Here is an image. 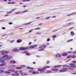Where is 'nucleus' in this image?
<instances>
[{"label":"nucleus","instance_id":"nucleus-27","mask_svg":"<svg viewBox=\"0 0 76 76\" xmlns=\"http://www.w3.org/2000/svg\"><path fill=\"white\" fill-rule=\"evenodd\" d=\"M6 65V64H0V66H5Z\"/></svg>","mask_w":76,"mask_h":76},{"label":"nucleus","instance_id":"nucleus-55","mask_svg":"<svg viewBox=\"0 0 76 76\" xmlns=\"http://www.w3.org/2000/svg\"><path fill=\"white\" fill-rule=\"evenodd\" d=\"M47 41H50V38H48L47 39Z\"/></svg>","mask_w":76,"mask_h":76},{"label":"nucleus","instance_id":"nucleus-53","mask_svg":"<svg viewBox=\"0 0 76 76\" xmlns=\"http://www.w3.org/2000/svg\"><path fill=\"white\" fill-rule=\"evenodd\" d=\"M56 35H54L53 36V38H56Z\"/></svg>","mask_w":76,"mask_h":76},{"label":"nucleus","instance_id":"nucleus-59","mask_svg":"<svg viewBox=\"0 0 76 76\" xmlns=\"http://www.w3.org/2000/svg\"><path fill=\"white\" fill-rule=\"evenodd\" d=\"M72 20V19H69L67 21H70V20Z\"/></svg>","mask_w":76,"mask_h":76},{"label":"nucleus","instance_id":"nucleus-26","mask_svg":"<svg viewBox=\"0 0 76 76\" xmlns=\"http://www.w3.org/2000/svg\"><path fill=\"white\" fill-rule=\"evenodd\" d=\"M4 73H6V74H10V72H8V71H5L4 72Z\"/></svg>","mask_w":76,"mask_h":76},{"label":"nucleus","instance_id":"nucleus-24","mask_svg":"<svg viewBox=\"0 0 76 76\" xmlns=\"http://www.w3.org/2000/svg\"><path fill=\"white\" fill-rule=\"evenodd\" d=\"M76 12L73 13L71 14L66 15V16H71V15H74V14H76Z\"/></svg>","mask_w":76,"mask_h":76},{"label":"nucleus","instance_id":"nucleus-25","mask_svg":"<svg viewBox=\"0 0 76 76\" xmlns=\"http://www.w3.org/2000/svg\"><path fill=\"white\" fill-rule=\"evenodd\" d=\"M27 69H31V70H33V69H34V68H31L30 67L27 66Z\"/></svg>","mask_w":76,"mask_h":76},{"label":"nucleus","instance_id":"nucleus-56","mask_svg":"<svg viewBox=\"0 0 76 76\" xmlns=\"http://www.w3.org/2000/svg\"><path fill=\"white\" fill-rule=\"evenodd\" d=\"M73 54H76V51L72 52Z\"/></svg>","mask_w":76,"mask_h":76},{"label":"nucleus","instance_id":"nucleus-2","mask_svg":"<svg viewBox=\"0 0 76 76\" xmlns=\"http://www.w3.org/2000/svg\"><path fill=\"white\" fill-rule=\"evenodd\" d=\"M28 49H29L28 47H26V48H23V47H21L20 48V50H21L22 51L25 50H28Z\"/></svg>","mask_w":76,"mask_h":76},{"label":"nucleus","instance_id":"nucleus-60","mask_svg":"<svg viewBox=\"0 0 76 76\" xmlns=\"http://www.w3.org/2000/svg\"><path fill=\"white\" fill-rule=\"evenodd\" d=\"M44 49H41L39 50V51H44Z\"/></svg>","mask_w":76,"mask_h":76},{"label":"nucleus","instance_id":"nucleus-62","mask_svg":"<svg viewBox=\"0 0 76 76\" xmlns=\"http://www.w3.org/2000/svg\"><path fill=\"white\" fill-rule=\"evenodd\" d=\"M2 29H6V28H5V27H2Z\"/></svg>","mask_w":76,"mask_h":76},{"label":"nucleus","instance_id":"nucleus-36","mask_svg":"<svg viewBox=\"0 0 76 76\" xmlns=\"http://www.w3.org/2000/svg\"><path fill=\"white\" fill-rule=\"evenodd\" d=\"M46 73H53V72H52V71H47L46 72Z\"/></svg>","mask_w":76,"mask_h":76},{"label":"nucleus","instance_id":"nucleus-20","mask_svg":"<svg viewBox=\"0 0 76 76\" xmlns=\"http://www.w3.org/2000/svg\"><path fill=\"white\" fill-rule=\"evenodd\" d=\"M60 72H66V69H64V68L62 70H59Z\"/></svg>","mask_w":76,"mask_h":76},{"label":"nucleus","instance_id":"nucleus-58","mask_svg":"<svg viewBox=\"0 0 76 76\" xmlns=\"http://www.w3.org/2000/svg\"><path fill=\"white\" fill-rule=\"evenodd\" d=\"M46 45H50V43H47L46 44Z\"/></svg>","mask_w":76,"mask_h":76},{"label":"nucleus","instance_id":"nucleus-9","mask_svg":"<svg viewBox=\"0 0 76 76\" xmlns=\"http://www.w3.org/2000/svg\"><path fill=\"white\" fill-rule=\"evenodd\" d=\"M16 63V61L15 60H12L10 61V63L11 64H15Z\"/></svg>","mask_w":76,"mask_h":76},{"label":"nucleus","instance_id":"nucleus-23","mask_svg":"<svg viewBox=\"0 0 76 76\" xmlns=\"http://www.w3.org/2000/svg\"><path fill=\"white\" fill-rule=\"evenodd\" d=\"M73 23H70L68 24L67 25V26H70V25H71L73 24Z\"/></svg>","mask_w":76,"mask_h":76},{"label":"nucleus","instance_id":"nucleus-38","mask_svg":"<svg viewBox=\"0 0 76 76\" xmlns=\"http://www.w3.org/2000/svg\"><path fill=\"white\" fill-rule=\"evenodd\" d=\"M23 1H29L30 0H22Z\"/></svg>","mask_w":76,"mask_h":76},{"label":"nucleus","instance_id":"nucleus-47","mask_svg":"<svg viewBox=\"0 0 76 76\" xmlns=\"http://www.w3.org/2000/svg\"><path fill=\"white\" fill-rule=\"evenodd\" d=\"M69 69L70 70H73V68L72 67H71Z\"/></svg>","mask_w":76,"mask_h":76},{"label":"nucleus","instance_id":"nucleus-17","mask_svg":"<svg viewBox=\"0 0 76 76\" xmlns=\"http://www.w3.org/2000/svg\"><path fill=\"white\" fill-rule=\"evenodd\" d=\"M71 33V36H73L75 35V33L73 31H72L70 32Z\"/></svg>","mask_w":76,"mask_h":76},{"label":"nucleus","instance_id":"nucleus-18","mask_svg":"<svg viewBox=\"0 0 76 76\" xmlns=\"http://www.w3.org/2000/svg\"><path fill=\"white\" fill-rule=\"evenodd\" d=\"M21 75H23V76H26V75H27L28 74L26 73L23 72L21 73Z\"/></svg>","mask_w":76,"mask_h":76},{"label":"nucleus","instance_id":"nucleus-7","mask_svg":"<svg viewBox=\"0 0 76 76\" xmlns=\"http://www.w3.org/2000/svg\"><path fill=\"white\" fill-rule=\"evenodd\" d=\"M44 70L45 69H39L38 70V71H39L40 73H43L44 72Z\"/></svg>","mask_w":76,"mask_h":76},{"label":"nucleus","instance_id":"nucleus-49","mask_svg":"<svg viewBox=\"0 0 76 76\" xmlns=\"http://www.w3.org/2000/svg\"><path fill=\"white\" fill-rule=\"evenodd\" d=\"M56 16H53L52 17V18H56Z\"/></svg>","mask_w":76,"mask_h":76},{"label":"nucleus","instance_id":"nucleus-61","mask_svg":"<svg viewBox=\"0 0 76 76\" xmlns=\"http://www.w3.org/2000/svg\"><path fill=\"white\" fill-rule=\"evenodd\" d=\"M21 66L22 67H26V65H22Z\"/></svg>","mask_w":76,"mask_h":76},{"label":"nucleus","instance_id":"nucleus-43","mask_svg":"<svg viewBox=\"0 0 76 76\" xmlns=\"http://www.w3.org/2000/svg\"><path fill=\"white\" fill-rule=\"evenodd\" d=\"M40 29V28L38 27L34 29V30H39Z\"/></svg>","mask_w":76,"mask_h":76},{"label":"nucleus","instance_id":"nucleus-31","mask_svg":"<svg viewBox=\"0 0 76 76\" xmlns=\"http://www.w3.org/2000/svg\"><path fill=\"white\" fill-rule=\"evenodd\" d=\"M76 57V56L75 55H73L71 56V58H75Z\"/></svg>","mask_w":76,"mask_h":76},{"label":"nucleus","instance_id":"nucleus-42","mask_svg":"<svg viewBox=\"0 0 76 76\" xmlns=\"http://www.w3.org/2000/svg\"><path fill=\"white\" fill-rule=\"evenodd\" d=\"M50 61L49 60L47 61L46 63L47 64H49L50 63Z\"/></svg>","mask_w":76,"mask_h":76},{"label":"nucleus","instance_id":"nucleus-29","mask_svg":"<svg viewBox=\"0 0 76 76\" xmlns=\"http://www.w3.org/2000/svg\"><path fill=\"white\" fill-rule=\"evenodd\" d=\"M50 67V66H45L44 67H43V69H47V68H49Z\"/></svg>","mask_w":76,"mask_h":76},{"label":"nucleus","instance_id":"nucleus-15","mask_svg":"<svg viewBox=\"0 0 76 76\" xmlns=\"http://www.w3.org/2000/svg\"><path fill=\"white\" fill-rule=\"evenodd\" d=\"M8 70L10 72H15V70L14 69H8Z\"/></svg>","mask_w":76,"mask_h":76},{"label":"nucleus","instance_id":"nucleus-19","mask_svg":"<svg viewBox=\"0 0 76 76\" xmlns=\"http://www.w3.org/2000/svg\"><path fill=\"white\" fill-rule=\"evenodd\" d=\"M62 56H67V53H64L62 54Z\"/></svg>","mask_w":76,"mask_h":76},{"label":"nucleus","instance_id":"nucleus-41","mask_svg":"<svg viewBox=\"0 0 76 76\" xmlns=\"http://www.w3.org/2000/svg\"><path fill=\"white\" fill-rule=\"evenodd\" d=\"M72 56H69L67 57V58H70V57L71 58Z\"/></svg>","mask_w":76,"mask_h":76},{"label":"nucleus","instance_id":"nucleus-14","mask_svg":"<svg viewBox=\"0 0 76 76\" xmlns=\"http://www.w3.org/2000/svg\"><path fill=\"white\" fill-rule=\"evenodd\" d=\"M61 56L60 54H57L56 55V57H61Z\"/></svg>","mask_w":76,"mask_h":76},{"label":"nucleus","instance_id":"nucleus-52","mask_svg":"<svg viewBox=\"0 0 76 76\" xmlns=\"http://www.w3.org/2000/svg\"><path fill=\"white\" fill-rule=\"evenodd\" d=\"M68 53H69V54H70L72 53V51H68L67 52Z\"/></svg>","mask_w":76,"mask_h":76},{"label":"nucleus","instance_id":"nucleus-11","mask_svg":"<svg viewBox=\"0 0 76 76\" xmlns=\"http://www.w3.org/2000/svg\"><path fill=\"white\" fill-rule=\"evenodd\" d=\"M13 52H18L19 51V49H14L13 50Z\"/></svg>","mask_w":76,"mask_h":76},{"label":"nucleus","instance_id":"nucleus-1","mask_svg":"<svg viewBox=\"0 0 76 76\" xmlns=\"http://www.w3.org/2000/svg\"><path fill=\"white\" fill-rule=\"evenodd\" d=\"M9 58V56L7 55H5L2 58V59L3 60H7Z\"/></svg>","mask_w":76,"mask_h":76},{"label":"nucleus","instance_id":"nucleus-37","mask_svg":"<svg viewBox=\"0 0 76 76\" xmlns=\"http://www.w3.org/2000/svg\"><path fill=\"white\" fill-rule=\"evenodd\" d=\"M28 12V10H26L22 12H21V13H25V12Z\"/></svg>","mask_w":76,"mask_h":76},{"label":"nucleus","instance_id":"nucleus-44","mask_svg":"<svg viewBox=\"0 0 76 76\" xmlns=\"http://www.w3.org/2000/svg\"><path fill=\"white\" fill-rule=\"evenodd\" d=\"M21 13V12H16V13H15V14H19V13Z\"/></svg>","mask_w":76,"mask_h":76},{"label":"nucleus","instance_id":"nucleus-28","mask_svg":"<svg viewBox=\"0 0 76 76\" xmlns=\"http://www.w3.org/2000/svg\"><path fill=\"white\" fill-rule=\"evenodd\" d=\"M0 63H4V61L3 60H0Z\"/></svg>","mask_w":76,"mask_h":76},{"label":"nucleus","instance_id":"nucleus-6","mask_svg":"<svg viewBox=\"0 0 76 76\" xmlns=\"http://www.w3.org/2000/svg\"><path fill=\"white\" fill-rule=\"evenodd\" d=\"M15 10H16V9H12V10H11L10 12H7V14H10L11 13H12V12H14Z\"/></svg>","mask_w":76,"mask_h":76},{"label":"nucleus","instance_id":"nucleus-10","mask_svg":"<svg viewBox=\"0 0 76 76\" xmlns=\"http://www.w3.org/2000/svg\"><path fill=\"white\" fill-rule=\"evenodd\" d=\"M32 22V21H31L30 22H29L27 23H25L23 24V25H29V24H31V23Z\"/></svg>","mask_w":76,"mask_h":76},{"label":"nucleus","instance_id":"nucleus-46","mask_svg":"<svg viewBox=\"0 0 76 76\" xmlns=\"http://www.w3.org/2000/svg\"><path fill=\"white\" fill-rule=\"evenodd\" d=\"M36 34H41V33L40 32H38L36 33Z\"/></svg>","mask_w":76,"mask_h":76},{"label":"nucleus","instance_id":"nucleus-64","mask_svg":"<svg viewBox=\"0 0 76 76\" xmlns=\"http://www.w3.org/2000/svg\"><path fill=\"white\" fill-rule=\"evenodd\" d=\"M23 7H26V5H23Z\"/></svg>","mask_w":76,"mask_h":76},{"label":"nucleus","instance_id":"nucleus-5","mask_svg":"<svg viewBox=\"0 0 76 76\" xmlns=\"http://www.w3.org/2000/svg\"><path fill=\"white\" fill-rule=\"evenodd\" d=\"M46 47V45H43L39 47V48L40 49H44Z\"/></svg>","mask_w":76,"mask_h":76},{"label":"nucleus","instance_id":"nucleus-13","mask_svg":"<svg viewBox=\"0 0 76 76\" xmlns=\"http://www.w3.org/2000/svg\"><path fill=\"white\" fill-rule=\"evenodd\" d=\"M52 70L54 72H57V71H58V69H52Z\"/></svg>","mask_w":76,"mask_h":76},{"label":"nucleus","instance_id":"nucleus-35","mask_svg":"<svg viewBox=\"0 0 76 76\" xmlns=\"http://www.w3.org/2000/svg\"><path fill=\"white\" fill-rule=\"evenodd\" d=\"M66 26H67V25H64L63 26V28H66Z\"/></svg>","mask_w":76,"mask_h":76},{"label":"nucleus","instance_id":"nucleus-48","mask_svg":"<svg viewBox=\"0 0 76 76\" xmlns=\"http://www.w3.org/2000/svg\"><path fill=\"white\" fill-rule=\"evenodd\" d=\"M33 31V30H32V29H31V30H30L29 31V33H31Z\"/></svg>","mask_w":76,"mask_h":76},{"label":"nucleus","instance_id":"nucleus-33","mask_svg":"<svg viewBox=\"0 0 76 76\" xmlns=\"http://www.w3.org/2000/svg\"><path fill=\"white\" fill-rule=\"evenodd\" d=\"M18 73H22V71H18Z\"/></svg>","mask_w":76,"mask_h":76},{"label":"nucleus","instance_id":"nucleus-57","mask_svg":"<svg viewBox=\"0 0 76 76\" xmlns=\"http://www.w3.org/2000/svg\"><path fill=\"white\" fill-rule=\"evenodd\" d=\"M73 27H72V28H69V30H71V29H73Z\"/></svg>","mask_w":76,"mask_h":76},{"label":"nucleus","instance_id":"nucleus-32","mask_svg":"<svg viewBox=\"0 0 76 76\" xmlns=\"http://www.w3.org/2000/svg\"><path fill=\"white\" fill-rule=\"evenodd\" d=\"M4 71L3 70H0V73H3Z\"/></svg>","mask_w":76,"mask_h":76},{"label":"nucleus","instance_id":"nucleus-45","mask_svg":"<svg viewBox=\"0 0 76 76\" xmlns=\"http://www.w3.org/2000/svg\"><path fill=\"white\" fill-rule=\"evenodd\" d=\"M25 52H26V51L25 52V51H24V52H20V53H22L23 54H25V53H26Z\"/></svg>","mask_w":76,"mask_h":76},{"label":"nucleus","instance_id":"nucleus-51","mask_svg":"<svg viewBox=\"0 0 76 76\" xmlns=\"http://www.w3.org/2000/svg\"><path fill=\"white\" fill-rule=\"evenodd\" d=\"M12 24H13V23H12V22H10L9 23V25H12Z\"/></svg>","mask_w":76,"mask_h":76},{"label":"nucleus","instance_id":"nucleus-34","mask_svg":"<svg viewBox=\"0 0 76 76\" xmlns=\"http://www.w3.org/2000/svg\"><path fill=\"white\" fill-rule=\"evenodd\" d=\"M50 18V16L48 17H46L45 18V19L46 20L49 19Z\"/></svg>","mask_w":76,"mask_h":76},{"label":"nucleus","instance_id":"nucleus-40","mask_svg":"<svg viewBox=\"0 0 76 76\" xmlns=\"http://www.w3.org/2000/svg\"><path fill=\"white\" fill-rule=\"evenodd\" d=\"M16 69H21L22 68L21 67H17Z\"/></svg>","mask_w":76,"mask_h":76},{"label":"nucleus","instance_id":"nucleus-12","mask_svg":"<svg viewBox=\"0 0 76 76\" xmlns=\"http://www.w3.org/2000/svg\"><path fill=\"white\" fill-rule=\"evenodd\" d=\"M12 76H19V74L14 73V74H12Z\"/></svg>","mask_w":76,"mask_h":76},{"label":"nucleus","instance_id":"nucleus-63","mask_svg":"<svg viewBox=\"0 0 76 76\" xmlns=\"http://www.w3.org/2000/svg\"><path fill=\"white\" fill-rule=\"evenodd\" d=\"M15 41V40H12L10 42H13Z\"/></svg>","mask_w":76,"mask_h":76},{"label":"nucleus","instance_id":"nucleus-16","mask_svg":"<svg viewBox=\"0 0 76 76\" xmlns=\"http://www.w3.org/2000/svg\"><path fill=\"white\" fill-rule=\"evenodd\" d=\"M22 40L21 39H19L18 40H17V42H18V43H19L20 42H21L22 41Z\"/></svg>","mask_w":76,"mask_h":76},{"label":"nucleus","instance_id":"nucleus-4","mask_svg":"<svg viewBox=\"0 0 76 76\" xmlns=\"http://www.w3.org/2000/svg\"><path fill=\"white\" fill-rule=\"evenodd\" d=\"M1 52V54H2V55H5V54H7L9 53V51L3 52V50H2Z\"/></svg>","mask_w":76,"mask_h":76},{"label":"nucleus","instance_id":"nucleus-50","mask_svg":"<svg viewBox=\"0 0 76 76\" xmlns=\"http://www.w3.org/2000/svg\"><path fill=\"white\" fill-rule=\"evenodd\" d=\"M72 63H76V61H72Z\"/></svg>","mask_w":76,"mask_h":76},{"label":"nucleus","instance_id":"nucleus-21","mask_svg":"<svg viewBox=\"0 0 76 76\" xmlns=\"http://www.w3.org/2000/svg\"><path fill=\"white\" fill-rule=\"evenodd\" d=\"M61 65H56V66H55L54 67L55 68H57V67H61Z\"/></svg>","mask_w":76,"mask_h":76},{"label":"nucleus","instance_id":"nucleus-3","mask_svg":"<svg viewBox=\"0 0 76 76\" xmlns=\"http://www.w3.org/2000/svg\"><path fill=\"white\" fill-rule=\"evenodd\" d=\"M71 65V66H69V67H72V68H75L76 67V66H75V64L73 63H71L69 64Z\"/></svg>","mask_w":76,"mask_h":76},{"label":"nucleus","instance_id":"nucleus-39","mask_svg":"<svg viewBox=\"0 0 76 76\" xmlns=\"http://www.w3.org/2000/svg\"><path fill=\"white\" fill-rule=\"evenodd\" d=\"M26 55H27V56H29L31 54L29 53H26Z\"/></svg>","mask_w":76,"mask_h":76},{"label":"nucleus","instance_id":"nucleus-54","mask_svg":"<svg viewBox=\"0 0 76 76\" xmlns=\"http://www.w3.org/2000/svg\"><path fill=\"white\" fill-rule=\"evenodd\" d=\"M64 70H65V71H66V70H68V68H64Z\"/></svg>","mask_w":76,"mask_h":76},{"label":"nucleus","instance_id":"nucleus-30","mask_svg":"<svg viewBox=\"0 0 76 76\" xmlns=\"http://www.w3.org/2000/svg\"><path fill=\"white\" fill-rule=\"evenodd\" d=\"M63 67H69V66L67 65H63Z\"/></svg>","mask_w":76,"mask_h":76},{"label":"nucleus","instance_id":"nucleus-22","mask_svg":"<svg viewBox=\"0 0 76 76\" xmlns=\"http://www.w3.org/2000/svg\"><path fill=\"white\" fill-rule=\"evenodd\" d=\"M38 72L37 71H34L32 72V73L34 74H37V73H38Z\"/></svg>","mask_w":76,"mask_h":76},{"label":"nucleus","instance_id":"nucleus-8","mask_svg":"<svg viewBox=\"0 0 76 76\" xmlns=\"http://www.w3.org/2000/svg\"><path fill=\"white\" fill-rule=\"evenodd\" d=\"M37 47V45H31L29 47V48H35L36 47Z\"/></svg>","mask_w":76,"mask_h":76}]
</instances>
